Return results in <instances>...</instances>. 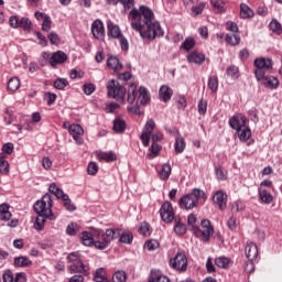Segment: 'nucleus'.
<instances>
[{"mask_svg":"<svg viewBox=\"0 0 282 282\" xmlns=\"http://www.w3.org/2000/svg\"><path fill=\"white\" fill-rule=\"evenodd\" d=\"M175 226H174V232L175 235L182 236V235H186V225H184L182 223V220L180 218H175Z\"/></svg>","mask_w":282,"mask_h":282,"instance_id":"nucleus-31","label":"nucleus"},{"mask_svg":"<svg viewBox=\"0 0 282 282\" xmlns=\"http://www.w3.org/2000/svg\"><path fill=\"white\" fill-rule=\"evenodd\" d=\"M144 248L147 250H158V248H160V242L158 240H148L145 243H144Z\"/></svg>","mask_w":282,"mask_h":282,"instance_id":"nucleus-57","label":"nucleus"},{"mask_svg":"<svg viewBox=\"0 0 282 282\" xmlns=\"http://www.w3.org/2000/svg\"><path fill=\"white\" fill-rule=\"evenodd\" d=\"M226 41L229 45H239L241 37L237 33H229L226 35Z\"/></svg>","mask_w":282,"mask_h":282,"instance_id":"nucleus-42","label":"nucleus"},{"mask_svg":"<svg viewBox=\"0 0 282 282\" xmlns=\"http://www.w3.org/2000/svg\"><path fill=\"white\" fill-rule=\"evenodd\" d=\"M160 151H162V145L158 143H152L150 148V153L147 154V159L153 160L154 158H158V155L160 154Z\"/></svg>","mask_w":282,"mask_h":282,"instance_id":"nucleus-32","label":"nucleus"},{"mask_svg":"<svg viewBox=\"0 0 282 282\" xmlns=\"http://www.w3.org/2000/svg\"><path fill=\"white\" fill-rule=\"evenodd\" d=\"M0 173L2 175H8L10 173V163L6 160V154H0Z\"/></svg>","mask_w":282,"mask_h":282,"instance_id":"nucleus-30","label":"nucleus"},{"mask_svg":"<svg viewBox=\"0 0 282 282\" xmlns=\"http://www.w3.org/2000/svg\"><path fill=\"white\" fill-rule=\"evenodd\" d=\"M119 39V43H120V47L123 52H128L129 51V41L127 40V37H124L123 35H121Z\"/></svg>","mask_w":282,"mask_h":282,"instance_id":"nucleus-63","label":"nucleus"},{"mask_svg":"<svg viewBox=\"0 0 282 282\" xmlns=\"http://www.w3.org/2000/svg\"><path fill=\"white\" fill-rule=\"evenodd\" d=\"M68 132L70 133L75 142H77V144H83L80 135H83L85 131L83 130V127H80V124H70L68 127Z\"/></svg>","mask_w":282,"mask_h":282,"instance_id":"nucleus-14","label":"nucleus"},{"mask_svg":"<svg viewBox=\"0 0 282 282\" xmlns=\"http://www.w3.org/2000/svg\"><path fill=\"white\" fill-rule=\"evenodd\" d=\"M107 65L108 67H110V69H113L115 72H120V69H122L123 67L118 56H113V55L108 56Z\"/></svg>","mask_w":282,"mask_h":282,"instance_id":"nucleus-20","label":"nucleus"},{"mask_svg":"<svg viewBox=\"0 0 282 282\" xmlns=\"http://www.w3.org/2000/svg\"><path fill=\"white\" fill-rule=\"evenodd\" d=\"M119 241L120 243H131V241H133V234H131L130 231H127V232H120V236H119Z\"/></svg>","mask_w":282,"mask_h":282,"instance_id":"nucleus-49","label":"nucleus"},{"mask_svg":"<svg viewBox=\"0 0 282 282\" xmlns=\"http://www.w3.org/2000/svg\"><path fill=\"white\" fill-rule=\"evenodd\" d=\"M97 158L105 162H116L118 160V156L113 152H97Z\"/></svg>","mask_w":282,"mask_h":282,"instance_id":"nucleus-27","label":"nucleus"},{"mask_svg":"<svg viewBox=\"0 0 282 282\" xmlns=\"http://www.w3.org/2000/svg\"><path fill=\"white\" fill-rule=\"evenodd\" d=\"M270 30H272V32H275L276 34H281V23L276 20H272L269 24Z\"/></svg>","mask_w":282,"mask_h":282,"instance_id":"nucleus-58","label":"nucleus"},{"mask_svg":"<svg viewBox=\"0 0 282 282\" xmlns=\"http://www.w3.org/2000/svg\"><path fill=\"white\" fill-rule=\"evenodd\" d=\"M19 28H23L26 31L32 30V22L28 18H22L19 22Z\"/></svg>","mask_w":282,"mask_h":282,"instance_id":"nucleus-59","label":"nucleus"},{"mask_svg":"<svg viewBox=\"0 0 282 282\" xmlns=\"http://www.w3.org/2000/svg\"><path fill=\"white\" fill-rule=\"evenodd\" d=\"M240 17L241 19H252V17H254V12L250 7H248V4L242 3L240 4Z\"/></svg>","mask_w":282,"mask_h":282,"instance_id":"nucleus-29","label":"nucleus"},{"mask_svg":"<svg viewBox=\"0 0 282 282\" xmlns=\"http://www.w3.org/2000/svg\"><path fill=\"white\" fill-rule=\"evenodd\" d=\"M132 30L140 33L142 39L153 41L155 36H163L160 22H153V11L149 7H140V10L132 9L129 13Z\"/></svg>","mask_w":282,"mask_h":282,"instance_id":"nucleus-1","label":"nucleus"},{"mask_svg":"<svg viewBox=\"0 0 282 282\" xmlns=\"http://www.w3.org/2000/svg\"><path fill=\"white\" fill-rule=\"evenodd\" d=\"M13 282H28V275L25 272H19L15 274V278H13Z\"/></svg>","mask_w":282,"mask_h":282,"instance_id":"nucleus-64","label":"nucleus"},{"mask_svg":"<svg viewBox=\"0 0 282 282\" xmlns=\"http://www.w3.org/2000/svg\"><path fill=\"white\" fill-rule=\"evenodd\" d=\"M229 264H230V259L226 257H219V258H216L215 260V265H217V268L226 269L228 268Z\"/></svg>","mask_w":282,"mask_h":282,"instance_id":"nucleus-46","label":"nucleus"},{"mask_svg":"<svg viewBox=\"0 0 282 282\" xmlns=\"http://www.w3.org/2000/svg\"><path fill=\"white\" fill-rule=\"evenodd\" d=\"M112 282H127V272L124 271H117L112 275Z\"/></svg>","mask_w":282,"mask_h":282,"instance_id":"nucleus-50","label":"nucleus"},{"mask_svg":"<svg viewBox=\"0 0 282 282\" xmlns=\"http://www.w3.org/2000/svg\"><path fill=\"white\" fill-rule=\"evenodd\" d=\"M47 216L44 215H37L35 223H34V228L37 231L43 230V228H45V221H47Z\"/></svg>","mask_w":282,"mask_h":282,"instance_id":"nucleus-35","label":"nucleus"},{"mask_svg":"<svg viewBox=\"0 0 282 282\" xmlns=\"http://www.w3.org/2000/svg\"><path fill=\"white\" fill-rule=\"evenodd\" d=\"M107 30L109 39H120V36H122L120 26H118V24H113L111 21L107 22Z\"/></svg>","mask_w":282,"mask_h":282,"instance_id":"nucleus-18","label":"nucleus"},{"mask_svg":"<svg viewBox=\"0 0 282 282\" xmlns=\"http://www.w3.org/2000/svg\"><path fill=\"white\" fill-rule=\"evenodd\" d=\"M69 270L72 273L84 274V276H87V274H89V272H87L85 269V264L80 260L77 261L76 263L72 264L69 267Z\"/></svg>","mask_w":282,"mask_h":282,"instance_id":"nucleus-23","label":"nucleus"},{"mask_svg":"<svg viewBox=\"0 0 282 282\" xmlns=\"http://www.w3.org/2000/svg\"><path fill=\"white\" fill-rule=\"evenodd\" d=\"M88 175H96L98 173V164L96 162H90L87 167Z\"/></svg>","mask_w":282,"mask_h":282,"instance_id":"nucleus-62","label":"nucleus"},{"mask_svg":"<svg viewBox=\"0 0 282 282\" xmlns=\"http://www.w3.org/2000/svg\"><path fill=\"white\" fill-rule=\"evenodd\" d=\"M189 196L196 199V204H199V199H206V194L199 188H194Z\"/></svg>","mask_w":282,"mask_h":282,"instance_id":"nucleus-44","label":"nucleus"},{"mask_svg":"<svg viewBox=\"0 0 282 282\" xmlns=\"http://www.w3.org/2000/svg\"><path fill=\"white\" fill-rule=\"evenodd\" d=\"M246 257L249 261H254L259 254V249L257 248V245L254 242H248L245 248Z\"/></svg>","mask_w":282,"mask_h":282,"instance_id":"nucleus-17","label":"nucleus"},{"mask_svg":"<svg viewBox=\"0 0 282 282\" xmlns=\"http://www.w3.org/2000/svg\"><path fill=\"white\" fill-rule=\"evenodd\" d=\"M259 197L263 204H271L273 197L267 189H259Z\"/></svg>","mask_w":282,"mask_h":282,"instance_id":"nucleus-41","label":"nucleus"},{"mask_svg":"<svg viewBox=\"0 0 282 282\" xmlns=\"http://www.w3.org/2000/svg\"><path fill=\"white\" fill-rule=\"evenodd\" d=\"M108 96L110 98H117L121 102H124V95L127 94V89L124 86H120L118 80L111 79L107 83Z\"/></svg>","mask_w":282,"mask_h":282,"instance_id":"nucleus-4","label":"nucleus"},{"mask_svg":"<svg viewBox=\"0 0 282 282\" xmlns=\"http://www.w3.org/2000/svg\"><path fill=\"white\" fill-rule=\"evenodd\" d=\"M252 135V131H250V128H245L242 131L238 134V138L241 142H248Z\"/></svg>","mask_w":282,"mask_h":282,"instance_id":"nucleus-48","label":"nucleus"},{"mask_svg":"<svg viewBox=\"0 0 282 282\" xmlns=\"http://www.w3.org/2000/svg\"><path fill=\"white\" fill-rule=\"evenodd\" d=\"M161 219L165 221V224H171L174 219H177L175 217V212L173 210V205L171 202H165L161 206L160 209Z\"/></svg>","mask_w":282,"mask_h":282,"instance_id":"nucleus-7","label":"nucleus"},{"mask_svg":"<svg viewBox=\"0 0 282 282\" xmlns=\"http://www.w3.org/2000/svg\"><path fill=\"white\" fill-rule=\"evenodd\" d=\"M253 65L256 67V80H261V78H263V76L267 75L268 72H271L273 64L271 58L259 57L254 59Z\"/></svg>","mask_w":282,"mask_h":282,"instance_id":"nucleus-3","label":"nucleus"},{"mask_svg":"<svg viewBox=\"0 0 282 282\" xmlns=\"http://www.w3.org/2000/svg\"><path fill=\"white\" fill-rule=\"evenodd\" d=\"M15 268H28V265H32V260L28 257H17L14 258Z\"/></svg>","mask_w":282,"mask_h":282,"instance_id":"nucleus-28","label":"nucleus"},{"mask_svg":"<svg viewBox=\"0 0 282 282\" xmlns=\"http://www.w3.org/2000/svg\"><path fill=\"white\" fill-rule=\"evenodd\" d=\"M210 4L213 8L218 10V12H224L226 10V4L224 3V0H210Z\"/></svg>","mask_w":282,"mask_h":282,"instance_id":"nucleus-51","label":"nucleus"},{"mask_svg":"<svg viewBox=\"0 0 282 282\" xmlns=\"http://www.w3.org/2000/svg\"><path fill=\"white\" fill-rule=\"evenodd\" d=\"M0 219L2 221H10V219H12V213H10V205L6 203L0 205Z\"/></svg>","mask_w":282,"mask_h":282,"instance_id":"nucleus-22","label":"nucleus"},{"mask_svg":"<svg viewBox=\"0 0 282 282\" xmlns=\"http://www.w3.org/2000/svg\"><path fill=\"white\" fill-rule=\"evenodd\" d=\"M65 61H67V54L62 51L53 53V55L48 58L51 67H56V65H63Z\"/></svg>","mask_w":282,"mask_h":282,"instance_id":"nucleus-11","label":"nucleus"},{"mask_svg":"<svg viewBox=\"0 0 282 282\" xmlns=\"http://www.w3.org/2000/svg\"><path fill=\"white\" fill-rule=\"evenodd\" d=\"M91 33L95 39L100 41V39H105V24H102L101 20H95L91 24Z\"/></svg>","mask_w":282,"mask_h":282,"instance_id":"nucleus-9","label":"nucleus"},{"mask_svg":"<svg viewBox=\"0 0 282 282\" xmlns=\"http://www.w3.org/2000/svg\"><path fill=\"white\" fill-rule=\"evenodd\" d=\"M33 208L37 215L47 216L50 221H54V219H56V216L52 213V195L50 194H45L41 200H37Z\"/></svg>","mask_w":282,"mask_h":282,"instance_id":"nucleus-2","label":"nucleus"},{"mask_svg":"<svg viewBox=\"0 0 282 282\" xmlns=\"http://www.w3.org/2000/svg\"><path fill=\"white\" fill-rule=\"evenodd\" d=\"M42 30L43 32H50V30H52V18H50V15L44 17Z\"/></svg>","mask_w":282,"mask_h":282,"instance_id":"nucleus-55","label":"nucleus"},{"mask_svg":"<svg viewBox=\"0 0 282 282\" xmlns=\"http://www.w3.org/2000/svg\"><path fill=\"white\" fill-rule=\"evenodd\" d=\"M137 86L134 84H131L128 90V102L129 105H133L135 102L137 93H135Z\"/></svg>","mask_w":282,"mask_h":282,"instance_id":"nucleus-43","label":"nucleus"},{"mask_svg":"<svg viewBox=\"0 0 282 282\" xmlns=\"http://www.w3.org/2000/svg\"><path fill=\"white\" fill-rule=\"evenodd\" d=\"M3 282H14V273H12L10 270H6L2 275Z\"/></svg>","mask_w":282,"mask_h":282,"instance_id":"nucleus-61","label":"nucleus"},{"mask_svg":"<svg viewBox=\"0 0 282 282\" xmlns=\"http://www.w3.org/2000/svg\"><path fill=\"white\" fill-rule=\"evenodd\" d=\"M175 152L176 153H184V149H186V141H184V138L182 137H176L175 139Z\"/></svg>","mask_w":282,"mask_h":282,"instance_id":"nucleus-37","label":"nucleus"},{"mask_svg":"<svg viewBox=\"0 0 282 282\" xmlns=\"http://www.w3.org/2000/svg\"><path fill=\"white\" fill-rule=\"evenodd\" d=\"M139 232L143 237H150L151 236V225H149V223H142L139 227Z\"/></svg>","mask_w":282,"mask_h":282,"instance_id":"nucleus-47","label":"nucleus"},{"mask_svg":"<svg viewBox=\"0 0 282 282\" xmlns=\"http://www.w3.org/2000/svg\"><path fill=\"white\" fill-rule=\"evenodd\" d=\"M50 193L55 195L57 199H62L63 202H69V195L65 194L61 187L56 186V183H52L48 187Z\"/></svg>","mask_w":282,"mask_h":282,"instance_id":"nucleus-16","label":"nucleus"},{"mask_svg":"<svg viewBox=\"0 0 282 282\" xmlns=\"http://www.w3.org/2000/svg\"><path fill=\"white\" fill-rule=\"evenodd\" d=\"M227 76H230V78H239V68L235 65L228 66Z\"/></svg>","mask_w":282,"mask_h":282,"instance_id":"nucleus-52","label":"nucleus"},{"mask_svg":"<svg viewBox=\"0 0 282 282\" xmlns=\"http://www.w3.org/2000/svg\"><path fill=\"white\" fill-rule=\"evenodd\" d=\"M19 87H21V79H19V77H12L9 79L8 82V90L9 91H17L19 89Z\"/></svg>","mask_w":282,"mask_h":282,"instance_id":"nucleus-36","label":"nucleus"},{"mask_svg":"<svg viewBox=\"0 0 282 282\" xmlns=\"http://www.w3.org/2000/svg\"><path fill=\"white\" fill-rule=\"evenodd\" d=\"M208 109V102L204 99H200L198 102V113L204 116Z\"/></svg>","mask_w":282,"mask_h":282,"instance_id":"nucleus-60","label":"nucleus"},{"mask_svg":"<svg viewBox=\"0 0 282 282\" xmlns=\"http://www.w3.org/2000/svg\"><path fill=\"white\" fill-rule=\"evenodd\" d=\"M149 100H151V95H149V90H147V88L141 86L139 88L138 102H140V105H147Z\"/></svg>","mask_w":282,"mask_h":282,"instance_id":"nucleus-26","label":"nucleus"},{"mask_svg":"<svg viewBox=\"0 0 282 282\" xmlns=\"http://www.w3.org/2000/svg\"><path fill=\"white\" fill-rule=\"evenodd\" d=\"M181 47L186 52H189V50H193V47H195V40H193V37H187Z\"/></svg>","mask_w":282,"mask_h":282,"instance_id":"nucleus-54","label":"nucleus"},{"mask_svg":"<svg viewBox=\"0 0 282 282\" xmlns=\"http://www.w3.org/2000/svg\"><path fill=\"white\" fill-rule=\"evenodd\" d=\"M124 129H127V121L120 117L116 118L113 120V131L116 133H124Z\"/></svg>","mask_w":282,"mask_h":282,"instance_id":"nucleus-25","label":"nucleus"},{"mask_svg":"<svg viewBox=\"0 0 282 282\" xmlns=\"http://www.w3.org/2000/svg\"><path fill=\"white\" fill-rule=\"evenodd\" d=\"M153 129H155V121L153 119H149L145 126L142 129V133L140 135V140L143 147H149L151 142V133H153Z\"/></svg>","mask_w":282,"mask_h":282,"instance_id":"nucleus-8","label":"nucleus"},{"mask_svg":"<svg viewBox=\"0 0 282 282\" xmlns=\"http://www.w3.org/2000/svg\"><path fill=\"white\" fill-rule=\"evenodd\" d=\"M170 265L173 268V270H178V272H186L188 269V258H186V253H176V256L170 260Z\"/></svg>","mask_w":282,"mask_h":282,"instance_id":"nucleus-5","label":"nucleus"},{"mask_svg":"<svg viewBox=\"0 0 282 282\" xmlns=\"http://www.w3.org/2000/svg\"><path fill=\"white\" fill-rule=\"evenodd\" d=\"M159 96L163 102H169L171 100V97L173 96V89L171 87L163 85L161 86L159 90Z\"/></svg>","mask_w":282,"mask_h":282,"instance_id":"nucleus-21","label":"nucleus"},{"mask_svg":"<svg viewBox=\"0 0 282 282\" xmlns=\"http://www.w3.org/2000/svg\"><path fill=\"white\" fill-rule=\"evenodd\" d=\"M213 199H214V203L217 204L220 210L226 209V204L228 202V194H226L224 191H217L214 194Z\"/></svg>","mask_w":282,"mask_h":282,"instance_id":"nucleus-13","label":"nucleus"},{"mask_svg":"<svg viewBox=\"0 0 282 282\" xmlns=\"http://www.w3.org/2000/svg\"><path fill=\"white\" fill-rule=\"evenodd\" d=\"M93 241L95 242V248L97 250H106V248H109L110 240L107 239L102 229L93 230Z\"/></svg>","mask_w":282,"mask_h":282,"instance_id":"nucleus-6","label":"nucleus"},{"mask_svg":"<svg viewBox=\"0 0 282 282\" xmlns=\"http://www.w3.org/2000/svg\"><path fill=\"white\" fill-rule=\"evenodd\" d=\"M195 237H203L204 241H209L210 240V235L215 232L214 228H209L206 231H202L199 227L193 228Z\"/></svg>","mask_w":282,"mask_h":282,"instance_id":"nucleus-24","label":"nucleus"},{"mask_svg":"<svg viewBox=\"0 0 282 282\" xmlns=\"http://www.w3.org/2000/svg\"><path fill=\"white\" fill-rule=\"evenodd\" d=\"M180 206L185 210H191L197 207V199L192 198L191 194H187L180 199Z\"/></svg>","mask_w":282,"mask_h":282,"instance_id":"nucleus-15","label":"nucleus"},{"mask_svg":"<svg viewBox=\"0 0 282 282\" xmlns=\"http://www.w3.org/2000/svg\"><path fill=\"white\" fill-rule=\"evenodd\" d=\"M188 63H193L194 65H203L206 61V55L197 52H192L187 56Z\"/></svg>","mask_w":282,"mask_h":282,"instance_id":"nucleus-19","label":"nucleus"},{"mask_svg":"<svg viewBox=\"0 0 282 282\" xmlns=\"http://www.w3.org/2000/svg\"><path fill=\"white\" fill-rule=\"evenodd\" d=\"M246 116L243 115H235L230 120H229V126L231 129H235V131H241L242 127H246Z\"/></svg>","mask_w":282,"mask_h":282,"instance_id":"nucleus-12","label":"nucleus"},{"mask_svg":"<svg viewBox=\"0 0 282 282\" xmlns=\"http://www.w3.org/2000/svg\"><path fill=\"white\" fill-rule=\"evenodd\" d=\"M207 87L213 94H216L217 89H219V79L217 76L209 77Z\"/></svg>","mask_w":282,"mask_h":282,"instance_id":"nucleus-38","label":"nucleus"},{"mask_svg":"<svg viewBox=\"0 0 282 282\" xmlns=\"http://www.w3.org/2000/svg\"><path fill=\"white\" fill-rule=\"evenodd\" d=\"M257 80L267 89H276L279 87V79L274 76L262 75V78Z\"/></svg>","mask_w":282,"mask_h":282,"instance_id":"nucleus-10","label":"nucleus"},{"mask_svg":"<svg viewBox=\"0 0 282 282\" xmlns=\"http://www.w3.org/2000/svg\"><path fill=\"white\" fill-rule=\"evenodd\" d=\"M83 89H84V94L86 96H91V94H94V91H96V85L93 83H87L83 85Z\"/></svg>","mask_w":282,"mask_h":282,"instance_id":"nucleus-53","label":"nucleus"},{"mask_svg":"<svg viewBox=\"0 0 282 282\" xmlns=\"http://www.w3.org/2000/svg\"><path fill=\"white\" fill-rule=\"evenodd\" d=\"M160 180L166 181L171 177V164L165 163L163 164L161 171L159 172Z\"/></svg>","mask_w":282,"mask_h":282,"instance_id":"nucleus-33","label":"nucleus"},{"mask_svg":"<svg viewBox=\"0 0 282 282\" xmlns=\"http://www.w3.org/2000/svg\"><path fill=\"white\" fill-rule=\"evenodd\" d=\"M148 282H171V279H169V276L164 274L154 273L150 276V280Z\"/></svg>","mask_w":282,"mask_h":282,"instance_id":"nucleus-45","label":"nucleus"},{"mask_svg":"<svg viewBox=\"0 0 282 282\" xmlns=\"http://www.w3.org/2000/svg\"><path fill=\"white\" fill-rule=\"evenodd\" d=\"M94 281L95 282H108L107 271H105V269H102V268L97 269L94 274Z\"/></svg>","mask_w":282,"mask_h":282,"instance_id":"nucleus-34","label":"nucleus"},{"mask_svg":"<svg viewBox=\"0 0 282 282\" xmlns=\"http://www.w3.org/2000/svg\"><path fill=\"white\" fill-rule=\"evenodd\" d=\"M82 242L85 246H95L93 232L84 231L82 234Z\"/></svg>","mask_w":282,"mask_h":282,"instance_id":"nucleus-39","label":"nucleus"},{"mask_svg":"<svg viewBox=\"0 0 282 282\" xmlns=\"http://www.w3.org/2000/svg\"><path fill=\"white\" fill-rule=\"evenodd\" d=\"M67 85H69V82L66 78H58L54 82L55 89H65Z\"/></svg>","mask_w":282,"mask_h":282,"instance_id":"nucleus-56","label":"nucleus"},{"mask_svg":"<svg viewBox=\"0 0 282 282\" xmlns=\"http://www.w3.org/2000/svg\"><path fill=\"white\" fill-rule=\"evenodd\" d=\"M104 235L106 239H109V243H111L113 239H118V237H120V229H107Z\"/></svg>","mask_w":282,"mask_h":282,"instance_id":"nucleus-40","label":"nucleus"}]
</instances>
